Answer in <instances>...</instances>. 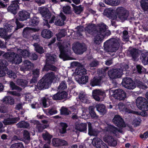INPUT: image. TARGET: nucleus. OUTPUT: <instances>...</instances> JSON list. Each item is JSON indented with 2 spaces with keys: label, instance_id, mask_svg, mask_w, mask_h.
<instances>
[{
  "label": "nucleus",
  "instance_id": "obj_1",
  "mask_svg": "<svg viewBox=\"0 0 148 148\" xmlns=\"http://www.w3.org/2000/svg\"><path fill=\"white\" fill-rule=\"evenodd\" d=\"M108 27L105 24L102 23L95 27L94 24L89 25L86 27L85 30L86 33L94 35V43L99 45L101 42L104 36L110 35V31L107 30Z\"/></svg>",
  "mask_w": 148,
  "mask_h": 148
},
{
  "label": "nucleus",
  "instance_id": "obj_2",
  "mask_svg": "<svg viewBox=\"0 0 148 148\" xmlns=\"http://www.w3.org/2000/svg\"><path fill=\"white\" fill-rule=\"evenodd\" d=\"M58 46L60 51L59 57L64 60L70 59L69 55L71 54V47L68 42H58Z\"/></svg>",
  "mask_w": 148,
  "mask_h": 148
},
{
  "label": "nucleus",
  "instance_id": "obj_3",
  "mask_svg": "<svg viewBox=\"0 0 148 148\" xmlns=\"http://www.w3.org/2000/svg\"><path fill=\"white\" fill-rule=\"evenodd\" d=\"M120 42V40L118 38L110 39L104 43V49L109 52H116L119 48Z\"/></svg>",
  "mask_w": 148,
  "mask_h": 148
},
{
  "label": "nucleus",
  "instance_id": "obj_4",
  "mask_svg": "<svg viewBox=\"0 0 148 148\" xmlns=\"http://www.w3.org/2000/svg\"><path fill=\"white\" fill-rule=\"evenodd\" d=\"M46 56L47 58L46 64L43 68V70L47 71L49 70L56 71L57 69L56 67L51 64L57 61L56 55L48 54L46 55Z\"/></svg>",
  "mask_w": 148,
  "mask_h": 148
},
{
  "label": "nucleus",
  "instance_id": "obj_5",
  "mask_svg": "<svg viewBox=\"0 0 148 148\" xmlns=\"http://www.w3.org/2000/svg\"><path fill=\"white\" fill-rule=\"evenodd\" d=\"M3 56L13 64H19L22 62L21 57L13 52L6 53L4 54Z\"/></svg>",
  "mask_w": 148,
  "mask_h": 148
},
{
  "label": "nucleus",
  "instance_id": "obj_6",
  "mask_svg": "<svg viewBox=\"0 0 148 148\" xmlns=\"http://www.w3.org/2000/svg\"><path fill=\"white\" fill-rule=\"evenodd\" d=\"M128 68V66L125 64L123 67H121V69H115L109 71L108 74L111 79L119 78L121 76L123 71H125Z\"/></svg>",
  "mask_w": 148,
  "mask_h": 148
},
{
  "label": "nucleus",
  "instance_id": "obj_7",
  "mask_svg": "<svg viewBox=\"0 0 148 148\" xmlns=\"http://www.w3.org/2000/svg\"><path fill=\"white\" fill-rule=\"evenodd\" d=\"M14 27L10 24H6L5 28H0V36L6 40L10 37L11 35L8 34L12 32V30H14Z\"/></svg>",
  "mask_w": 148,
  "mask_h": 148
},
{
  "label": "nucleus",
  "instance_id": "obj_8",
  "mask_svg": "<svg viewBox=\"0 0 148 148\" xmlns=\"http://www.w3.org/2000/svg\"><path fill=\"white\" fill-rule=\"evenodd\" d=\"M136 104L138 108L142 110H148V101L143 97H138L136 100Z\"/></svg>",
  "mask_w": 148,
  "mask_h": 148
},
{
  "label": "nucleus",
  "instance_id": "obj_9",
  "mask_svg": "<svg viewBox=\"0 0 148 148\" xmlns=\"http://www.w3.org/2000/svg\"><path fill=\"white\" fill-rule=\"evenodd\" d=\"M92 96L95 100L99 101L103 100L106 97V94L104 91L96 89L92 90Z\"/></svg>",
  "mask_w": 148,
  "mask_h": 148
},
{
  "label": "nucleus",
  "instance_id": "obj_10",
  "mask_svg": "<svg viewBox=\"0 0 148 148\" xmlns=\"http://www.w3.org/2000/svg\"><path fill=\"white\" fill-rule=\"evenodd\" d=\"M38 10L45 21L44 23V25H46L48 28H49L50 26L48 23L47 19L50 18L51 14L49 10L48 9L44 8H40Z\"/></svg>",
  "mask_w": 148,
  "mask_h": 148
},
{
  "label": "nucleus",
  "instance_id": "obj_11",
  "mask_svg": "<svg viewBox=\"0 0 148 148\" xmlns=\"http://www.w3.org/2000/svg\"><path fill=\"white\" fill-rule=\"evenodd\" d=\"M111 92L113 93L112 95L115 99L121 100L124 99L126 97V94L124 91L119 89L112 90Z\"/></svg>",
  "mask_w": 148,
  "mask_h": 148
},
{
  "label": "nucleus",
  "instance_id": "obj_12",
  "mask_svg": "<svg viewBox=\"0 0 148 148\" xmlns=\"http://www.w3.org/2000/svg\"><path fill=\"white\" fill-rule=\"evenodd\" d=\"M66 18L65 16L62 13H60L59 15H58L55 19V17L53 16L49 23H52L55 21V24L61 26L64 24V22Z\"/></svg>",
  "mask_w": 148,
  "mask_h": 148
},
{
  "label": "nucleus",
  "instance_id": "obj_13",
  "mask_svg": "<svg viewBox=\"0 0 148 148\" xmlns=\"http://www.w3.org/2000/svg\"><path fill=\"white\" fill-rule=\"evenodd\" d=\"M122 84L124 87L129 89H133L136 87L135 84L132 79L130 77L124 78Z\"/></svg>",
  "mask_w": 148,
  "mask_h": 148
},
{
  "label": "nucleus",
  "instance_id": "obj_14",
  "mask_svg": "<svg viewBox=\"0 0 148 148\" xmlns=\"http://www.w3.org/2000/svg\"><path fill=\"white\" fill-rule=\"evenodd\" d=\"M72 49L75 53L80 54L83 53L86 50V48L84 45L76 42L73 45Z\"/></svg>",
  "mask_w": 148,
  "mask_h": 148
},
{
  "label": "nucleus",
  "instance_id": "obj_15",
  "mask_svg": "<svg viewBox=\"0 0 148 148\" xmlns=\"http://www.w3.org/2000/svg\"><path fill=\"white\" fill-rule=\"evenodd\" d=\"M48 79L45 76L43 77L39 82L37 87L39 90L47 88L50 85V81L48 82Z\"/></svg>",
  "mask_w": 148,
  "mask_h": 148
},
{
  "label": "nucleus",
  "instance_id": "obj_16",
  "mask_svg": "<svg viewBox=\"0 0 148 148\" xmlns=\"http://www.w3.org/2000/svg\"><path fill=\"white\" fill-rule=\"evenodd\" d=\"M20 0H16L13 1L10 6L8 8V10L15 14L16 13V11L19 8L18 4Z\"/></svg>",
  "mask_w": 148,
  "mask_h": 148
},
{
  "label": "nucleus",
  "instance_id": "obj_17",
  "mask_svg": "<svg viewBox=\"0 0 148 148\" xmlns=\"http://www.w3.org/2000/svg\"><path fill=\"white\" fill-rule=\"evenodd\" d=\"M104 141L107 143L109 145L115 146L117 144V141L115 139L109 135H106L103 137Z\"/></svg>",
  "mask_w": 148,
  "mask_h": 148
},
{
  "label": "nucleus",
  "instance_id": "obj_18",
  "mask_svg": "<svg viewBox=\"0 0 148 148\" xmlns=\"http://www.w3.org/2000/svg\"><path fill=\"white\" fill-rule=\"evenodd\" d=\"M93 145L97 148H108V146L99 138H94L92 140Z\"/></svg>",
  "mask_w": 148,
  "mask_h": 148
},
{
  "label": "nucleus",
  "instance_id": "obj_19",
  "mask_svg": "<svg viewBox=\"0 0 148 148\" xmlns=\"http://www.w3.org/2000/svg\"><path fill=\"white\" fill-rule=\"evenodd\" d=\"M103 131L104 132L108 133L112 132L113 134H116V135H117L116 133L119 132L120 133L122 132L121 131L118 130L112 125H108L103 130Z\"/></svg>",
  "mask_w": 148,
  "mask_h": 148
},
{
  "label": "nucleus",
  "instance_id": "obj_20",
  "mask_svg": "<svg viewBox=\"0 0 148 148\" xmlns=\"http://www.w3.org/2000/svg\"><path fill=\"white\" fill-rule=\"evenodd\" d=\"M113 122L119 127H125V123L121 117L118 115H115L112 120Z\"/></svg>",
  "mask_w": 148,
  "mask_h": 148
},
{
  "label": "nucleus",
  "instance_id": "obj_21",
  "mask_svg": "<svg viewBox=\"0 0 148 148\" xmlns=\"http://www.w3.org/2000/svg\"><path fill=\"white\" fill-rule=\"evenodd\" d=\"M33 64L31 62L28 60H25L20 68L21 70L24 71L31 69L33 68Z\"/></svg>",
  "mask_w": 148,
  "mask_h": 148
},
{
  "label": "nucleus",
  "instance_id": "obj_22",
  "mask_svg": "<svg viewBox=\"0 0 148 148\" xmlns=\"http://www.w3.org/2000/svg\"><path fill=\"white\" fill-rule=\"evenodd\" d=\"M19 119V117L13 118L10 115L8 118H6L4 120L3 123L5 125L12 124L16 122Z\"/></svg>",
  "mask_w": 148,
  "mask_h": 148
},
{
  "label": "nucleus",
  "instance_id": "obj_23",
  "mask_svg": "<svg viewBox=\"0 0 148 148\" xmlns=\"http://www.w3.org/2000/svg\"><path fill=\"white\" fill-rule=\"evenodd\" d=\"M68 95L67 93L65 91L59 92L53 95L52 98L53 100H60L66 98Z\"/></svg>",
  "mask_w": 148,
  "mask_h": 148
},
{
  "label": "nucleus",
  "instance_id": "obj_24",
  "mask_svg": "<svg viewBox=\"0 0 148 148\" xmlns=\"http://www.w3.org/2000/svg\"><path fill=\"white\" fill-rule=\"evenodd\" d=\"M29 17V13L25 11H22L19 12L18 18L21 21L26 20Z\"/></svg>",
  "mask_w": 148,
  "mask_h": 148
},
{
  "label": "nucleus",
  "instance_id": "obj_25",
  "mask_svg": "<svg viewBox=\"0 0 148 148\" xmlns=\"http://www.w3.org/2000/svg\"><path fill=\"white\" fill-rule=\"evenodd\" d=\"M75 129L80 132H86L87 130V124L86 123H82L76 124Z\"/></svg>",
  "mask_w": 148,
  "mask_h": 148
},
{
  "label": "nucleus",
  "instance_id": "obj_26",
  "mask_svg": "<svg viewBox=\"0 0 148 148\" xmlns=\"http://www.w3.org/2000/svg\"><path fill=\"white\" fill-rule=\"evenodd\" d=\"M45 76L48 79V82L50 81V84H51L52 80L56 81L58 78L57 75L52 72L47 74Z\"/></svg>",
  "mask_w": 148,
  "mask_h": 148
},
{
  "label": "nucleus",
  "instance_id": "obj_27",
  "mask_svg": "<svg viewBox=\"0 0 148 148\" xmlns=\"http://www.w3.org/2000/svg\"><path fill=\"white\" fill-rule=\"evenodd\" d=\"M78 97L80 101L83 103H86L88 102L89 99L88 96L84 92H80Z\"/></svg>",
  "mask_w": 148,
  "mask_h": 148
},
{
  "label": "nucleus",
  "instance_id": "obj_28",
  "mask_svg": "<svg viewBox=\"0 0 148 148\" xmlns=\"http://www.w3.org/2000/svg\"><path fill=\"white\" fill-rule=\"evenodd\" d=\"M40 29L38 28H33L29 27H26L25 28L23 31L24 35L30 34L33 32H38Z\"/></svg>",
  "mask_w": 148,
  "mask_h": 148
},
{
  "label": "nucleus",
  "instance_id": "obj_29",
  "mask_svg": "<svg viewBox=\"0 0 148 148\" xmlns=\"http://www.w3.org/2000/svg\"><path fill=\"white\" fill-rule=\"evenodd\" d=\"M97 110L101 114H104L106 112L105 106L102 104H97L95 106Z\"/></svg>",
  "mask_w": 148,
  "mask_h": 148
},
{
  "label": "nucleus",
  "instance_id": "obj_30",
  "mask_svg": "<svg viewBox=\"0 0 148 148\" xmlns=\"http://www.w3.org/2000/svg\"><path fill=\"white\" fill-rule=\"evenodd\" d=\"M88 134L90 136H96L98 134V132L96 130L93 129L92 127L91 124L88 122Z\"/></svg>",
  "mask_w": 148,
  "mask_h": 148
},
{
  "label": "nucleus",
  "instance_id": "obj_31",
  "mask_svg": "<svg viewBox=\"0 0 148 148\" xmlns=\"http://www.w3.org/2000/svg\"><path fill=\"white\" fill-rule=\"evenodd\" d=\"M75 79L79 84H85L88 82V77L87 76L83 75L82 76L80 79H78L76 76Z\"/></svg>",
  "mask_w": 148,
  "mask_h": 148
},
{
  "label": "nucleus",
  "instance_id": "obj_32",
  "mask_svg": "<svg viewBox=\"0 0 148 148\" xmlns=\"http://www.w3.org/2000/svg\"><path fill=\"white\" fill-rule=\"evenodd\" d=\"M17 53L22 56L24 58H27L29 56V52L28 50L21 49H18L17 50Z\"/></svg>",
  "mask_w": 148,
  "mask_h": 148
},
{
  "label": "nucleus",
  "instance_id": "obj_33",
  "mask_svg": "<svg viewBox=\"0 0 148 148\" xmlns=\"http://www.w3.org/2000/svg\"><path fill=\"white\" fill-rule=\"evenodd\" d=\"M42 37L44 38H49L52 36V32L49 30L45 29L41 32Z\"/></svg>",
  "mask_w": 148,
  "mask_h": 148
},
{
  "label": "nucleus",
  "instance_id": "obj_34",
  "mask_svg": "<svg viewBox=\"0 0 148 148\" xmlns=\"http://www.w3.org/2000/svg\"><path fill=\"white\" fill-rule=\"evenodd\" d=\"M75 73L77 75H81L86 74V71L83 66H81L76 69Z\"/></svg>",
  "mask_w": 148,
  "mask_h": 148
},
{
  "label": "nucleus",
  "instance_id": "obj_35",
  "mask_svg": "<svg viewBox=\"0 0 148 148\" xmlns=\"http://www.w3.org/2000/svg\"><path fill=\"white\" fill-rule=\"evenodd\" d=\"M125 108H127V110L129 111V112H125L126 113H136L137 114L138 112H135L132 110L134 108V107L132 103H130V102H127L125 104Z\"/></svg>",
  "mask_w": 148,
  "mask_h": 148
},
{
  "label": "nucleus",
  "instance_id": "obj_36",
  "mask_svg": "<svg viewBox=\"0 0 148 148\" xmlns=\"http://www.w3.org/2000/svg\"><path fill=\"white\" fill-rule=\"evenodd\" d=\"M102 78L101 77L94 78L91 81L90 84L92 86L100 85Z\"/></svg>",
  "mask_w": 148,
  "mask_h": 148
},
{
  "label": "nucleus",
  "instance_id": "obj_37",
  "mask_svg": "<svg viewBox=\"0 0 148 148\" xmlns=\"http://www.w3.org/2000/svg\"><path fill=\"white\" fill-rule=\"evenodd\" d=\"M51 98V96L49 97L47 96L43 98L42 101V104L45 108L49 106L50 100Z\"/></svg>",
  "mask_w": 148,
  "mask_h": 148
},
{
  "label": "nucleus",
  "instance_id": "obj_38",
  "mask_svg": "<svg viewBox=\"0 0 148 148\" xmlns=\"http://www.w3.org/2000/svg\"><path fill=\"white\" fill-rule=\"evenodd\" d=\"M105 2L108 5L117 6L119 4L120 0H105Z\"/></svg>",
  "mask_w": 148,
  "mask_h": 148
},
{
  "label": "nucleus",
  "instance_id": "obj_39",
  "mask_svg": "<svg viewBox=\"0 0 148 148\" xmlns=\"http://www.w3.org/2000/svg\"><path fill=\"white\" fill-rule=\"evenodd\" d=\"M42 136L45 140L48 141V144H47V145L49 148H50L49 144L50 143V140L52 138V136L50 135L48 132H46L45 133L42 134Z\"/></svg>",
  "mask_w": 148,
  "mask_h": 148
},
{
  "label": "nucleus",
  "instance_id": "obj_40",
  "mask_svg": "<svg viewBox=\"0 0 148 148\" xmlns=\"http://www.w3.org/2000/svg\"><path fill=\"white\" fill-rule=\"evenodd\" d=\"M141 59L143 64L144 65L148 64V54L147 52L142 54Z\"/></svg>",
  "mask_w": 148,
  "mask_h": 148
},
{
  "label": "nucleus",
  "instance_id": "obj_41",
  "mask_svg": "<svg viewBox=\"0 0 148 148\" xmlns=\"http://www.w3.org/2000/svg\"><path fill=\"white\" fill-rule=\"evenodd\" d=\"M140 6L144 11L148 10V1L141 0Z\"/></svg>",
  "mask_w": 148,
  "mask_h": 148
},
{
  "label": "nucleus",
  "instance_id": "obj_42",
  "mask_svg": "<svg viewBox=\"0 0 148 148\" xmlns=\"http://www.w3.org/2000/svg\"><path fill=\"white\" fill-rule=\"evenodd\" d=\"M3 103L12 105L14 103L13 99L10 97H6L3 99Z\"/></svg>",
  "mask_w": 148,
  "mask_h": 148
},
{
  "label": "nucleus",
  "instance_id": "obj_43",
  "mask_svg": "<svg viewBox=\"0 0 148 148\" xmlns=\"http://www.w3.org/2000/svg\"><path fill=\"white\" fill-rule=\"evenodd\" d=\"M33 46L35 47V50L37 52L40 54L44 52V50L42 47L39 45L38 43H34L33 44Z\"/></svg>",
  "mask_w": 148,
  "mask_h": 148
},
{
  "label": "nucleus",
  "instance_id": "obj_44",
  "mask_svg": "<svg viewBox=\"0 0 148 148\" xmlns=\"http://www.w3.org/2000/svg\"><path fill=\"white\" fill-rule=\"evenodd\" d=\"M39 19L36 17H34L31 19L29 21V25L32 26L37 25L39 23Z\"/></svg>",
  "mask_w": 148,
  "mask_h": 148
},
{
  "label": "nucleus",
  "instance_id": "obj_45",
  "mask_svg": "<svg viewBox=\"0 0 148 148\" xmlns=\"http://www.w3.org/2000/svg\"><path fill=\"white\" fill-rule=\"evenodd\" d=\"M18 127L20 128H26L29 126V124L24 121H21L17 124Z\"/></svg>",
  "mask_w": 148,
  "mask_h": 148
},
{
  "label": "nucleus",
  "instance_id": "obj_46",
  "mask_svg": "<svg viewBox=\"0 0 148 148\" xmlns=\"http://www.w3.org/2000/svg\"><path fill=\"white\" fill-rule=\"evenodd\" d=\"M87 109H85L84 110H79L78 112H79L80 111H82V114H78V115H75L72 116V118L73 119H77V117H81L83 116H85L86 115H87Z\"/></svg>",
  "mask_w": 148,
  "mask_h": 148
},
{
  "label": "nucleus",
  "instance_id": "obj_47",
  "mask_svg": "<svg viewBox=\"0 0 148 148\" xmlns=\"http://www.w3.org/2000/svg\"><path fill=\"white\" fill-rule=\"evenodd\" d=\"M113 13V11L110 9H106L104 10L103 14L104 15L106 16L107 17L110 18L112 17Z\"/></svg>",
  "mask_w": 148,
  "mask_h": 148
},
{
  "label": "nucleus",
  "instance_id": "obj_48",
  "mask_svg": "<svg viewBox=\"0 0 148 148\" xmlns=\"http://www.w3.org/2000/svg\"><path fill=\"white\" fill-rule=\"evenodd\" d=\"M89 113L91 117L93 118L97 119L98 116L96 115V114L94 111V107L93 106H91L89 107Z\"/></svg>",
  "mask_w": 148,
  "mask_h": 148
},
{
  "label": "nucleus",
  "instance_id": "obj_49",
  "mask_svg": "<svg viewBox=\"0 0 148 148\" xmlns=\"http://www.w3.org/2000/svg\"><path fill=\"white\" fill-rule=\"evenodd\" d=\"M23 135V138L25 139V142L27 143H28L29 142L30 139L29 132L27 131H24Z\"/></svg>",
  "mask_w": 148,
  "mask_h": 148
},
{
  "label": "nucleus",
  "instance_id": "obj_50",
  "mask_svg": "<svg viewBox=\"0 0 148 148\" xmlns=\"http://www.w3.org/2000/svg\"><path fill=\"white\" fill-rule=\"evenodd\" d=\"M127 11L124 8L121 7L118 8L116 9V12L117 16H118L120 14H124L123 13Z\"/></svg>",
  "mask_w": 148,
  "mask_h": 148
},
{
  "label": "nucleus",
  "instance_id": "obj_51",
  "mask_svg": "<svg viewBox=\"0 0 148 148\" xmlns=\"http://www.w3.org/2000/svg\"><path fill=\"white\" fill-rule=\"evenodd\" d=\"M130 53L132 58L135 60L138 56V54L137 51L136 49H132L130 51Z\"/></svg>",
  "mask_w": 148,
  "mask_h": 148
},
{
  "label": "nucleus",
  "instance_id": "obj_52",
  "mask_svg": "<svg viewBox=\"0 0 148 148\" xmlns=\"http://www.w3.org/2000/svg\"><path fill=\"white\" fill-rule=\"evenodd\" d=\"M72 5L74 8L75 12L77 14H79L83 10V8L81 6H75L73 4H72Z\"/></svg>",
  "mask_w": 148,
  "mask_h": 148
},
{
  "label": "nucleus",
  "instance_id": "obj_53",
  "mask_svg": "<svg viewBox=\"0 0 148 148\" xmlns=\"http://www.w3.org/2000/svg\"><path fill=\"white\" fill-rule=\"evenodd\" d=\"M61 128L60 129V132L62 134L65 133L66 132V128L67 127L66 124L64 123H60Z\"/></svg>",
  "mask_w": 148,
  "mask_h": 148
},
{
  "label": "nucleus",
  "instance_id": "obj_54",
  "mask_svg": "<svg viewBox=\"0 0 148 148\" xmlns=\"http://www.w3.org/2000/svg\"><path fill=\"white\" fill-rule=\"evenodd\" d=\"M27 81L22 79H18L17 81V84L18 85L22 86H25L27 84Z\"/></svg>",
  "mask_w": 148,
  "mask_h": 148
},
{
  "label": "nucleus",
  "instance_id": "obj_55",
  "mask_svg": "<svg viewBox=\"0 0 148 148\" xmlns=\"http://www.w3.org/2000/svg\"><path fill=\"white\" fill-rule=\"evenodd\" d=\"M120 111L125 112H129L128 110H127V108H125V105H124L123 103H120L118 105Z\"/></svg>",
  "mask_w": 148,
  "mask_h": 148
},
{
  "label": "nucleus",
  "instance_id": "obj_56",
  "mask_svg": "<svg viewBox=\"0 0 148 148\" xmlns=\"http://www.w3.org/2000/svg\"><path fill=\"white\" fill-rule=\"evenodd\" d=\"M124 14H120L118 16V17L122 21L125 20H126L128 15V11L125 12Z\"/></svg>",
  "mask_w": 148,
  "mask_h": 148
},
{
  "label": "nucleus",
  "instance_id": "obj_57",
  "mask_svg": "<svg viewBox=\"0 0 148 148\" xmlns=\"http://www.w3.org/2000/svg\"><path fill=\"white\" fill-rule=\"evenodd\" d=\"M66 34V32L64 30H61L58 34L56 35L57 39L60 40V38L64 36Z\"/></svg>",
  "mask_w": 148,
  "mask_h": 148
},
{
  "label": "nucleus",
  "instance_id": "obj_58",
  "mask_svg": "<svg viewBox=\"0 0 148 148\" xmlns=\"http://www.w3.org/2000/svg\"><path fill=\"white\" fill-rule=\"evenodd\" d=\"M57 112V110L53 109H48L46 110V113L48 115H52Z\"/></svg>",
  "mask_w": 148,
  "mask_h": 148
},
{
  "label": "nucleus",
  "instance_id": "obj_59",
  "mask_svg": "<svg viewBox=\"0 0 148 148\" xmlns=\"http://www.w3.org/2000/svg\"><path fill=\"white\" fill-rule=\"evenodd\" d=\"M10 86L12 90H16L19 91H21V88L16 86L12 82H10Z\"/></svg>",
  "mask_w": 148,
  "mask_h": 148
},
{
  "label": "nucleus",
  "instance_id": "obj_60",
  "mask_svg": "<svg viewBox=\"0 0 148 148\" xmlns=\"http://www.w3.org/2000/svg\"><path fill=\"white\" fill-rule=\"evenodd\" d=\"M15 23H16L17 25V28H16L15 27L12 25L15 28V29L14 30H12V31H14L15 30H16L18 29L21 28L23 27L24 26V25L22 24H21L20 22H19L17 19L15 21Z\"/></svg>",
  "mask_w": 148,
  "mask_h": 148
},
{
  "label": "nucleus",
  "instance_id": "obj_61",
  "mask_svg": "<svg viewBox=\"0 0 148 148\" xmlns=\"http://www.w3.org/2000/svg\"><path fill=\"white\" fill-rule=\"evenodd\" d=\"M128 32L126 30H124L123 32L122 38L124 41H127L129 39V36Z\"/></svg>",
  "mask_w": 148,
  "mask_h": 148
},
{
  "label": "nucleus",
  "instance_id": "obj_62",
  "mask_svg": "<svg viewBox=\"0 0 148 148\" xmlns=\"http://www.w3.org/2000/svg\"><path fill=\"white\" fill-rule=\"evenodd\" d=\"M69 112L67 108L64 107L60 109V112L62 114L68 115Z\"/></svg>",
  "mask_w": 148,
  "mask_h": 148
},
{
  "label": "nucleus",
  "instance_id": "obj_63",
  "mask_svg": "<svg viewBox=\"0 0 148 148\" xmlns=\"http://www.w3.org/2000/svg\"><path fill=\"white\" fill-rule=\"evenodd\" d=\"M23 144L21 143H16L12 145L10 148H24Z\"/></svg>",
  "mask_w": 148,
  "mask_h": 148
},
{
  "label": "nucleus",
  "instance_id": "obj_64",
  "mask_svg": "<svg viewBox=\"0 0 148 148\" xmlns=\"http://www.w3.org/2000/svg\"><path fill=\"white\" fill-rule=\"evenodd\" d=\"M60 139L59 138H53L52 140V143L54 146H57L60 145Z\"/></svg>",
  "mask_w": 148,
  "mask_h": 148
}]
</instances>
